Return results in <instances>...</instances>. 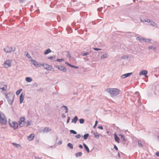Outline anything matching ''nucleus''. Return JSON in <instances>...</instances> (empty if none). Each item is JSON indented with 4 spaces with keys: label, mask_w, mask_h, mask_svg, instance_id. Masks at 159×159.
Returning <instances> with one entry per match:
<instances>
[{
    "label": "nucleus",
    "mask_w": 159,
    "mask_h": 159,
    "mask_svg": "<svg viewBox=\"0 0 159 159\" xmlns=\"http://www.w3.org/2000/svg\"><path fill=\"white\" fill-rule=\"evenodd\" d=\"M106 91L109 93L112 96H117L120 92L119 89L116 88H108L107 89Z\"/></svg>",
    "instance_id": "obj_1"
},
{
    "label": "nucleus",
    "mask_w": 159,
    "mask_h": 159,
    "mask_svg": "<svg viewBox=\"0 0 159 159\" xmlns=\"http://www.w3.org/2000/svg\"><path fill=\"white\" fill-rule=\"evenodd\" d=\"M15 98V95L12 93L10 92L6 95V98L10 105L13 104Z\"/></svg>",
    "instance_id": "obj_2"
},
{
    "label": "nucleus",
    "mask_w": 159,
    "mask_h": 159,
    "mask_svg": "<svg viewBox=\"0 0 159 159\" xmlns=\"http://www.w3.org/2000/svg\"><path fill=\"white\" fill-rule=\"evenodd\" d=\"M3 50L6 53H10L15 52L16 48L14 47L7 46L4 48Z\"/></svg>",
    "instance_id": "obj_3"
},
{
    "label": "nucleus",
    "mask_w": 159,
    "mask_h": 159,
    "mask_svg": "<svg viewBox=\"0 0 159 159\" xmlns=\"http://www.w3.org/2000/svg\"><path fill=\"white\" fill-rule=\"evenodd\" d=\"M7 122V119L3 114H0V123L2 125H5Z\"/></svg>",
    "instance_id": "obj_4"
},
{
    "label": "nucleus",
    "mask_w": 159,
    "mask_h": 159,
    "mask_svg": "<svg viewBox=\"0 0 159 159\" xmlns=\"http://www.w3.org/2000/svg\"><path fill=\"white\" fill-rule=\"evenodd\" d=\"M12 60H6L3 63V66L6 68H8L11 66Z\"/></svg>",
    "instance_id": "obj_5"
},
{
    "label": "nucleus",
    "mask_w": 159,
    "mask_h": 159,
    "mask_svg": "<svg viewBox=\"0 0 159 159\" xmlns=\"http://www.w3.org/2000/svg\"><path fill=\"white\" fill-rule=\"evenodd\" d=\"M9 124L11 127L14 129H16L18 128V124L17 122L16 121H13L12 123L9 122Z\"/></svg>",
    "instance_id": "obj_6"
},
{
    "label": "nucleus",
    "mask_w": 159,
    "mask_h": 159,
    "mask_svg": "<svg viewBox=\"0 0 159 159\" xmlns=\"http://www.w3.org/2000/svg\"><path fill=\"white\" fill-rule=\"evenodd\" d=\"M41 66H42L45 69L48 70H50L52 69V66L46 63H43L41 64Z\"/></svg>",
    "instance_id": "obj_7"
},
{
    "label": "nucleus",
    "mask_w": 159,
    "mask_h": 159,
    "mask_svg": "<svg viewBox=\"0 0 159 159\" xmlns=\"http://www.w3.org/2000/svg\"><path fill=\"white\" fill-rule=\"evenodd\" d=\"M55 67L57 68L59 70L61 71L64 72L67 71V69L64 66L61 65H57L55 66Z\"/></svg>",
    "instance_id": "obj_8"
},
{
    "label": "nucleus",
    "mask_w": 159,
    "mask_h": 159,
    "mask_svg": "<svg viewBox=\"0 0 159 159\" xmlns=\"http://www.w3.org/2000/svg\"><path fill=\"white\" fill-rule=\"evenodd\" d=\"M31 63L36 67H40L41 66V64L38 63L36 60H30Z\"/></svg>",
    "instance_id": "obj_9"
},
{
    "label": "nucleus",
    "mask_w": 159,
    "mask_h": 159,
    "mask_svg": "<svg viewBox=\"0 0 159 159\" xmlns=\"http://www.w3.org/2000/svg\"><path fill=\"white\" fill-rule=\"evenodd\" d=\"M25 94L23 93H22L20 96V103L21 104L25 96Z\"/></svg>",
    "instance_id": "obj_10"
},
{
    "label": "nucleus",
    "mask_w": 159,
    "mask_h": 159,
    "mask_svg": "<svg viewBox=\"0 0 159 159\" xmlns=\"http://www.w3.org/2000/svg\"><path fill=\"white\" fill-rule=\"evenodd\" d=\"M132 74V72L126 73L122 75L121 76V78L122 79H124L129 76Z\"/></svg>",
    "instance_id": "obj_11"
},
{
    "label": "nucleus",
    "mask_w": 159,
    "mask_h": 159,
    "mask_svg": "<svg viewBox=\"0 0 159 159\" xmlns=\"http://www.w3.org/2000/svg\"><path fill=\"white\" fill-rule=\"evenodd\" d=\"M148 73V72L147 70H141L140 73L139 75H144L145 77H147V75Z\"/></svg>",
    "instance_id": "obj_12"
},
{
    "label": "nucleus",
    "mask_w": 159,
    "mask_h": 159,
    "mask_svg": "<svg viewBox=\"0 0 159 159\" xmlns=\"http://www.w3.org/2000/svg\"><path fill=\"white\" fill-rule=\"evenodd\" d=\"M34 137V134H31L28 136V139L30 141H31L33 139Z\"/></svg>",
    "instance_id": "obj_13"
},
{
    "label": "nucleus",
    "mask_w": 159,
    "mask_h": 159,
    "mask_svg": "<svg viewBox=\"0 0 159 159\" xmlns=\"http://www.w3.org/2000/svg\"><path fill=\"white\" fill-rule=\"evenodd\" d=\"M51 130V129L48 127H46L42 129V131L44 133H48Z\"/></svg>",
    "instance_id": "obj_14"
},
{
    "label": "nucleus",
    "mask_w": 159,
    "mask_h": 159,
    "mask_svg": "<svg viewBox=\"0 0 159 159\" xmlns=\"http://www.w3.org/2000/svg\"><path fill=\"white\" fill-rule=\"evenodd\" d=\"M114 138L115 141L118 143H119L120 139L119 137L117 136V134L115 133L114 134Z\"/></svg>",
    "instance_id": "obj_15"
},
{
    "label": "nucleus",
    "mask_w": 159,
    "mask_h": 159,
    "mask_svg": "<svg viewBox=\"0 0 159 159\" xmlns=\"http://www.w3.org/2000/svg\"><path fill=\"white\" fill-rule=\"evenodd\" d=\"M109 57V55L107 53H105L102 55L101 56L102 59H106Z\"/></svg>",
    "instance_id": "obj_16"
},
{
    "label": "nucleus",
    "mask_w": 159,
    "mask_h": 159,
    "mask_svg": "<svg viewBox=\"0 0 159 159\" xmlns=\"http://www.w3.org/2000/svg\"><path fill=\"white\" fill-rule=\"evenodd\" d=\"M65 55H66L67 58V59H71V55L70 54L69 51H67L65 52Z\"/></svg>",
    "instance_id": "obj_17"
},
{
    "label": "nucleus",
    "mask_w": 159,
    "mask_h": 159,
    "mask_svg": "<svg viewBox=\"0 0 159 159\" xmlns=\"http://www.w3.org/2000/svg\"><path fill=\"white\" fill-rule=\"evenodd\" d=\"M78 118L77 116H75L73 119L72 120L71 122L74 123V124H76L77 121L78 120Z\"/></svg>",
    "instance_id": "obj_18"
},
{
    "label": "nucleus",
    "mask_w": 159,
    "mask_h": 159,
    "mask_svg": "<svg viewBox=\"0 0 159 159\" xmlns=\"http://www.w3.org/2000/svg\"><path fill=\"white\" fill-rule=\"evenodd\" d=\"M83 145L84 147L85 148L87 152L89 153V152L90 150L89 148L88 147V146H87V145L84 143H83Z\"/></svg>",
    "instance_id": "obj_19"
},
{
    "label": "nucleus",
    "mask_w": 159,
    "mask_h": 159,
    "mask_svg": "<svg viewBox=\"0 0 159 159\" xmlns=\"http://www.w3.org/2000/svg\"><path fill=\"white\" fill-rule=\"evenodd\" d=\"M82 155V153L81 152H79L75 153V156L76 157H80Z\"/></svg>",
    "instance_id": "obj_20"
},
{
    "label": "nucleus",
    "mask_w": 159,
    "mask_h": 159,
    "mask_svg": "<svg viewBox=\"0 0 159 159\" xmlns=\"http://www.w3.org/2000/svg\"><path fill=\"white\" fill-rule=\"evenodd\" d=\"M25 55L29 59H31V57L27 52H25Z\"/></svg>",
    "instance_id": "obj_21"
},
{
    "label": "nucleus",
    "mask_w": 159,
    "mask_h": 159,
    "mask_svg": "<svg viewBox=\"0 0 159 159\" xmlns=\"http://www.w3.org/2000/svg\"><path fill=\"white\" fill-rule=\"evenodd\" d=\"M139 94L138 92H136L135 93L134 95V97H137L139 98V99L138 100V102H139V100L140 99V98L139 97Z\"/></svg>",
    "instance_id": "obj_22"
},
{
    "label": "nucleus",
    "mask_w": 159,
    "mask_h": 159,
    "mask_svg": "<svg viewBox=\"0 0 159 159\" xmlns=\"http://www.w3.org/2000/svg\"><path fill=\"white\" fill-rule=\"evenodd\" d=\"M151 20L148 19H146L143 20H142L141 19V21L142 22H147L148 23H150Z\"/></svg>",
    "instance_id": "obj_23"
},
{
    "label": "nucleus",
    "mask_w": 159,
    "mask_h": 159,
    "mask_svg": "<svg viewBox=\"0 0 159 159\" xmlns=\"http://www.w3.org/2000/svg\"><path fill=\"white\" fill-rule=\"evenodd\" d=\"M26 81L28 82H30L32 80V79L30 77H27L25 78Z\"/></svg>",
    "instance_id": "obj_24"
},
{
    "label": "nucleus",
    "mask_w": 159,
    "mask_h": 159,
    "mask_svg": "<svg viewBox=\"0 0 159 159\" xmlns=\"http://www.w3.org/2000/svg\"><path fill=\"white\" fill-rule=\"evenodd\" d=\"M51 52V51L50 48L48 49L45 51L44 52V54L45 55H47L50 53Z\"/></svg>",
    "instance_id": "obj_25"
},
{
    "label": "nucleus",
    "mask_w": 159,
    "mask_h": 159,
    "mask_svg": "<svg viewBox=\"0 0 159 159\" xmlns=\"http://www.w3.org/2000/svg\"><path fill=\"white\" fill-rule=\"evenodd\" d=\"M119 136L120 137L121 139L123 140L124 142H125L126 141V140L125 139L124 136L121 134H120Z\"/></svg>",
    "instance_id": "obj_26"
},
{
    "label": "nucleus",
    "mask_w": 159,
    "mask_h": 159,
    "mask_svg": "<svg viewBox=\"0 0 159 159\" xmlns=\"http://www.w3.org/2000/svg\"><path fill=\"white\" fill-rule=\"evenodd\" d=\"M120 58L121 59H130V58L129 57V56L127 55H124L122 56H121L120 57Z\"/></svg>",
    "instance_id": "obj_27"
},
{
    "label": "nucleus",
    "mask_w": 159,
    "mask_h": 159,
    "mask_svg": "<svg viewBox=\"0 0 159 159\" xmlns=\"http://www.w3.org/2000/svg\"><path fill=\"white\" fill-rule=\"evenodd\" d=\"M19 125L20 127H22L24 126L25 125V121H23V122H21V121H19Z\"/></svg>",
    "instance_id": "obj_28"
},
{
    "label": "nucleus",
    "mask_w": 159,
    "mask_h": 159,
    "mask_svg": "<svg viewBox=\"0 0 159 159\" xmlns=\"http://www.w3.org/2000/svg\"><path fill=\"white\" fill-rule=\"evenodd\" d=\"M89 134L87 133L85 134L84 135V136H82V137H83L84 140H86L88 139V138L89 136Z\"/></svg>",
    "instance_id": "obj_29"
},
{
    "label": "nucleus",
    "mask_w": 159,
    "mask_h": 159,
    "mask_svg": "<svg viewBox=\"0 0 159 159\" xmlns=\"http://www.w3.org/2000/svg\"><path fill=\"white\" fill-rule=\"evenodd\" d=\"M62 107L64 108L65 110H66L65 113H67L68 112V109L67 106H63Z\"/></svg>",
    "instance_id": "obj_30"
},
{
    "label": "nucleus",
    "mask_w": 159,
    "mask_h": 159,
    "mask_svg": "<svg viewBox=\"0 0 159 159\" xmlns=\"http://www.w3.org/2000/svg\"><path fill=\"white\" fill-rule=\"evenodd\" d=\"M150 23L153 26H155L156 25V23L152 20H151Z\"/></svg>",
    "instance_id": "obj_31"
},
{
    "label": "nucleus",
    "mask_w": 159,
    "mask_h": 159,
    "mask_svg": "<svg viewBox=\"0 0 159 159\" xmlns=\"http://www.w3.org/2000/svg\"><path fill=\"white\" fill-rule=\"evenodd\" d=\"M80 123L81 124H82L84 123V119L82 118L79 120Z\"/></svg>",
    "instance_id": "obj_32"
},
{
    "label": "nucleus",
    "mask_w": 159,
    "mask_h": 159,
    "mask_svg": "<svg viewBox=\"0 0 159 159\" xmlns=\"http://www.w3.org/2000/svg\"><path fill=\"white\" fill-rule=\"evenodd\" d=\"M138 145L139 147H142L143 146L142 144L141 143V142L140 141L138 140Z\"/></svg>",
    "instance_id": "obj_33"
},
{
    "label": "nucleus",
    "mask_w": 159,
    "mask_h": 159,
    "mask_svg": "<svg viewBox=\"0 0 159 159\" xmlns=\"http://www.w3.org/2000/svg\"><path fill=\"white\" fill-rule=\"evenodd\" d=\"M22 90V89H20L19 90H18V91H17L16 92V94L17 95H18L19 94H20V93L21 92Z\"/></svg>",
    "instance_id": "obj_34"
},
{
    "label": "nucleus",
    "mask_w": 159,
    "mask_h": 159,
    "mask_svg": "<svg viewBox=\"0 0 159 159\" xmlns=\"http://www.w3.org/2000/svg\"><path fill=\"white\" fill-rule=\"evenodd\" d=\"M12 145L15 147H16V148H18L20 146V145L19 144H17L16 143H12Z\"/></svg>",
    "instance_id": "obj_35"
},
{
    "label": "nucleus",
    "mask_w": 159,
    "mask_h": 159,
    "mask_svg": "<svg viewBox=\"0 0 159 159\" xmlns=\"http://www.w3.org/2000/svg\"><path fill=\"white\" fill-rule=\"evenodd\" d=\"M137 40L138 41L144 40V39L143 38H140L139 37H137L136 38Z\"/></svg>",
    "instance_id": "obj_36"
},
{
    "label": "nucleus",
    "mask_w": 159,
    "mask_h": 159,
    "mask_svg": "<svg viewBox=\"0 0 159 159\" xmlns=\"http://www.w3.org/2000/svg\"><path fill=\"white\" fill-rule=\"evenodd\" d=\"M67 146L69 147H70L71 149H73V145L70 143H69L67 144Z\"/></svg>",
    "instance_id": "obj_37"
},
{
    "label": "nucleus",
    "mask_w": 159,
    "mask_h": 159,
    "mask_svg": "<svg viewBox=\"0 0 159 159\" xmlns=\"http://www.w3.org/2000/svg\"><path fill=\"white\" fill-rule=\"evenodd\" d=\"M48 59H55L56 58V56H49L48 57Z\"/></svg>",
    "instance_id": "obj_38"
},
{
    "label": "nucleus",
    "mask_w": 159,
    "mask_h": 159,
    "mask_svg": "<svg viewBox=\"0 0 159 159\" xmlns=\"http://www.w3.org/2000/svg\"><path fill=\"white\" fill-rule=\"evenodd\" d=\"M25 119L24 117H22L20 119V121H21V122H23V121H25Z\"/></svg>",
    "instance_id": "obj_39"
},
{
    "label": "nucleus",
    "mask_w": 159,
    "mask_h": 159,
    "mask_svg": "<svg viewBox=\"0 0 159 159\" xmlns=\"http://www.w3.org/2000/svg\"><path fill=\"white\" fill-rule=\"evenodd\" d=\"M70 133H72V134H76L77 133L76 131H75L74 130H70Z\"/></svg>",
    "instance_id": "obj_40"
},
{
    "label": "nucleus",
    "mask_w": 159,
    "mask_h": 159,
    "mask_svg": "<svg viewBox=\"0 0 159 159\" xmlns=\"http://www.w3.org/2000/svg\"><path fill=\"white\" fill-rule=\"evenodd\" d=\"M148 48L149 49H153V50H155L156 48L155 47L153 46H149L148 47Z\"/></svg>",
    "instance_id": "obj_41"
},
{
    "label": "nucleus",
    "mask_w": 159,
    "mask_h": 159,
    "mask_svg": "<svg viewBox=\"0 0 159 159\" xmlns=\"http://www.w3.org/2000/svg\"><path fill=\"white\" fill-rule=\"evenodd\" d=\"M144 41L145 42H148V43H149V42H150L151 40L150 39H144Z\"/></svg>",
    "instance_id": "obj_42"
},
{
    "label": "nucleus",
    "mask_w": 159,
    "mask_h": 159,
    "mask_svg": "<svg viewBox=\"0 0 159 159\" xmlns=\"http://www.w3.org/2000/svg\"><path fill=\"white\" fill-rule=\"evenodd\" d=\"M81 135L80 134H78L75 136V137L78 139H79L81 137Z\"/></svg>",
    "instance_id": "obj_43"
},
{
    "label": "nucleus",
    "mask_w": 159,
    "mask_h": 159,
    "mask_svg": "<svg viewBox=\"0 0 159 159\" xmlns=\"http://www.w3.org/2000/svg\"><path fill=\"white\" fill-rule=\"evenodd\" d=\"M62 142V141L61 140H60L57 143L58 145H61Z\"/></svg>",
    "instance_id": "obj_44"
},
{
    "label": "nucleus",
    "mask_w": 159,
    "mask_h": 159,
    "mask_svg": "<svg viewBox=\"0 0 159 159\" xmlns=\"http://www.w3.org/2000/svg\"><path fill=\"white\" fill-rule=\"evenodd\" d=\"M27 122V126H29L31 125V121L28 120Z\"/></svg>",
    "instance_id": "obj_45"
},
{
    "label": "nucleus",
    "mask_w": 159,
    "mask_h": 159,
    "mask_svg": "<svg viewBox=\"0 0 159 159\" xmlns=\"http://www.w3.org/2000/svg\"><path fill=\"white\" fill-rule=\"evenodd\" d=\"M71 68H75V69H78L79 68V67L78 66H74V65H71Z\"/></svg>",
    "instance_id": "obj_46"
},
{
    "label": "nucleus",
    "mask_w": 159,
    "mask_h": 159,
    "mask_svg": "<svg viewBox=\"0 0 159 159\" xmlns=\"http://www.w3.org/2000/svg\"><path fill=\"white\" fill-rule=\"evenodd\" d=\"M98 123V121L97 120L96 121L95 124L93 126L94 128H95L96 127Z\"/></svg>",
    "instance_id": "obj_47"
},
{
    "label": "nucleus",
    "mask_w": 159,
    "mask_h": 159,
    "mask_svg": "<svg viewBox=\"0 0 159 159\" xmlns=\"http://www.w3.org/2000/svg\"><path fill=\"white\" fill-rule=\"evenodd\" d=\"M93 49L94 50H95V51H100V50H101V49H100V48H93Z\"/></svg>",
    "instance_id": "obj_48"
},
{
    "label": "nucleus",
    "mask_w": 159,
    "mask_h": 159,
    "mask_svg": "<svg viewBox=\"0 0 159 159\" xmlns=\"http://www.w3.org/2000/svg\"><path fill=\"white\" fill-rule=\"evenodd\" d=\"M94 135L95 136V137L96 138H98L99 137V136L98 134H97L96 133H94Z\"/></svg>",
    "instance_id": "obj_49"
},
{
    "label": "nucleus",
    "mask_w": 159,
    "mask_h": 159,
    "mask_svg": "<svg viewBox=\"0 0 159 159\" xmlns=\"http://www.w3.org/2000/svg\"><path fill=\"white\" fill-rule=\"evenodd\" d=\"M89 54V53L88 52H86L85 53H84L83 54V56H86Z\"/></svg>",
    "instance_id": "obj_50"
},
{
    "label": "nucleus",
    "mask_w": 159,
    "mask_h": 159,
    "mask_svg": "<svg viewBox=\"0 0 159 159\" xmlns=\"http://www.w3.org/2000/svg\"><path fill=\"white\" fill-rule=\"evenodd\" d=\"M70 120V117H68V119L67 120V121H66V123L67 124H68Z\"/></svg>",
    "instance_id": "obj_51"
},
{
    "label": "nucleus",
    "mask_w": 159,
    "mask_h": 159,
    "mask_svg": "<svg viewBox=\"0 0 159 159\" xmlns=\"http://www.w3.org/2000/svg\"><path fill=\"white\" fill-rule=\"evenodd\" d=\"M114 148L117 151L118 150V148L117 147H116V146L114 144Z\"/></svg>",
    "instance_id": "obj_52"
},
{
    "label": "nucleus",
    "mask_w": 159,
    "mask_h": 159,
    "mask_svg": "<svg viewBox=\"0 0 159 159\" xmlns=\"http://www.w3.org/2000/svg\"><path fill=\"white\" fill-rule=\"evenodd\" d=\"M66 64H67L68 66H70L71 67V66L72 65L71 64H70L68 62H66Z\"/></svg>",
    "instance_id": "obj_53"
},
{
    "label": "nucleus",
    "mask_w": 159,
    "mask_h": 159,
    "mask_svg": "<svg viewBox=\"0 0 159 159\" xmlns=\"http://www.w3.org/2000/svg\"><path fill=\"white\" fill-rule=\"evenodd\" d=\"M98 128L99 129H103V127L102 126H98Z\"/></svg>",
    "instance_id": "obj_54"
},
{
    "label": "nucleus",
    "mask_w": 159,
    "mask_h": 159,
    "mask_svg": "<svg viewBox=\"0 0 159 159\" xmlns=\"http://www.w3.org/2000/svg\"><path fill=\"white\" fill-rule=\"evenodd\" d=\"M156 156H159V152H156Z\"/></svg>",
    "instance_id": "obj_55"
},
{
    "label": "nucleus",
    "mask_w": 159,
    "mask_h": 159,
    "mask_svg": "<svg viewBox=\"0 0 159 159\" xmlns=\"http://www.w3.org/2000/svg\"><path fill=\"white\" fill-rule=\"evenodd\" d=\"M0 89H2V90L4 91H6V89H5V88L4 87H2V88H0Z\"/></svg>",
    "instance_id": "obj_56"
},
{
    "label": "nucleus",
    "mask_w": 159,
    "mask_h": 159,
    "mask_svg": "<svg viewBox=\"0 0 159 159\" xmlns=\"http://www.w3.org/2000/svg\"><path fill=\"white\" fill-rule=\"evenodd\" d=\"M62 116L63 118H65L66 117V116L64 114H63L62 115Z\"/></svg>",
    "instance_id": "obj_57"
},
{
    "label": "nucleus",
    "mask_w": 159,
    "mask_h": 159,
    "mask_svg": "<svg viewBox=\"0 0 159 159\" xmlns=\"http://www.w3.org/2000/svg\"><path fill=\"white\" fill-rule=\"evenodd\" d=\"M79 148H81V149H82L83 148V146L81 144H80L79 145Z\"/></svg>",
    "instance_id": "obj_58"
},
{
    "label": "nucleus",
    "mask_w": 159,
    "mask_h": 159,
    "mask_svg": "<svg viewBox=\"0 0 159 159\" xmlns=\"http://www.w3.org/2000/svg\"><path fill=\"white\" fill-rule=\"evenodd\" d=\"M71 1L74 2H75L77 1V0H71Z\"/></svg>",
    "instance_id": "obj_59"
},
{
    "label": "nucleus",
    "mask_w": 159,
    "mask_h": 159,
    "mask_svg": "<svg viewBox=\"0 0 159 159\" xmlns=\"http://www.w3.org/2000/svg\"><path fill=\"white\" fill-rule=\"evenodd\" d=\"M118 156L119 157H120V153L119 152L118 153Z\"/></svg>",
    "instance_id": "obj_60"
},
{
    "label": "nucleus",
    "mask_w": 159,
    "mask_h": 159,
    "mask_svg": "<svg viewBox=\"0 0 159 159\" xmlns=\"http://www.w3.org/2000/svg\"><path fill=\"white\" fill-rule=\"evenodd\" d=\"M56 61H57L59 62H61L62 60H56Z\"/></svg>",
    "instance_id": "obj_61"
},
{
    "label": "nucleus",
    "mask_w": 159,
    "mask_h": 159,
    "mask_svg": "<svg viewBox=\"0 0 159 159\" xmlns=\"http://www.w3.org/2000/svg\"><path fill=\"white\" fill-rule=\"evenodd\" d=\"M57 60H64V59H63L61 58V59H57Z\"/></svg>",
    "instance_id": "obj_62"
},
{
    "label": "nucleus",
    "mask_w": 159,
    "mask_h": 159,
    "mask_svg": "<svg viewBox=\"0 0 159 159\" xmlns=\"http://www.w3.org/2000/svg\"><path fill=\"white\" fill-rule=\"evenodd\" d=\"M157 137L158 139V141H159V135H157Z\"/></svg>",
    "instance_id": "obj_63"
},
{
    "label": "nucleus",
    "mask_w": 159,
    "mask_h": 159,
    "mask_svg": "<svg viewBox=\"0 0 159 159\" xmlns=\"http://www.w3.org/2000/svg\"><path fill=\"white\" fill-rule=\"evenodd\" d=\"M98 10L99 11H100L101 10H100V9L99 8H98Z\"/></svg>",
    "instance_id": "obj_64"
}]
</instances>
